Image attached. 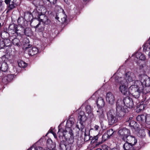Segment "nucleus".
I'll use <instances>...</instances> for the list:
<instances>
[{
    "mask_svg": "<svg viewBox=\"0 0 150 150\" xmlns=\"http://www.w3.org/2000/svg\"><path fill=\"white\" fill-rule=\"evenodd\" d=\"M143 85L146 87L150 86V78L147 76H143L141 81L137 80L135 82V85H132L129 87L130 92L135 98H139L142 92L146 93L144 90L146 87L144 88Z\"/></svg>",
    "mask_w": 150,
    "mask_h": 150,
    "instance_id": "1",
    "label": "nucleus"
},
{
    "mask_svg": "<svg viewBox=\"0 0 150 150\" xmlns=\"http://www.w3.org/2000/svg\"><path fill=\"white\" fill-rule=\"evenodd\" d=\"M63 136L65 138L68 143H65L64 141L61 142L59 145V147L62 150H73V143L74 142V137L73 133L71 129H69V131H66V134H63Z\"/></svg>",
    "mask_w": 150,
    "mask_h": 150,
    "instance_id": "2",
    "label": "nucleus"
},
{
    "mask_svg": "<svg viewBox=\"0 0 150 150\" xmlns=\"http://www.w3.org/2000/svg\"><path fill=\"white\" fill-rule=\"evenodd\" d=\"M117 81L119 83V89L120 91L122 94L127 96L129 93H130L132 95V93L129 91V88L128 89V85L127 82H125V80L123 78H119L117 80Z\"/></svg>",
    "mask_w": 150,
    "mask_h": 150,
    "instance_id": "3",
    "label": "nucleus"
},
{
    "mask_svg": "<svg viewBox=\"0 0 150 150\" xmlns=\"http://www.w3.org/2000/svg\"><path fill=\"white\" fill-rule=\"evenodd\" d=\"M121 102H117L116 103V110L117 115L119 117H122L124 116L125 114L128 112L129 110L125 106L122 105Z\"/></svg>",
    "mask_w": 150,
    "mask_h": 150,
    "instance_id": "4",
    "label": "nucleus"
},
{
    "mask_svg": "<svg viewBox=\"0 0 150 150\" xmlns=\"http://www.w3.org/2000/svg\"><path fill=\"white\" fill-rule=\"evenodd\" d=\"M107 115L109 125H113L117 122L118 119L113 110H110L107 112Z\"/></svg>",
    "mask_w": 150,
    "mask_h": 150,
    "instance_id": "5",
    "label": "nucleus"
},
{
    "mask_svg": "<svg viewBox=\"0 0 150 150\" xmlns=\"http://www.w3.org/2000/svg\"><path fill=\"white\" fill-rule=\"evenodd\" d=\"M118 133L119 136L125 141L126 139L127 136L130 134L129 130L126 128L120 129Z\"/></svg>",
    "mask_w": 150,
    "mask_h": 150,
    "instance_id": "6",
    "label": "nucleus"
},
{
    "mask_svg": "<svg viewBox=\"0 0 150 150\" xmlns=\"http://www.w3.org/2000/svg\"><path fill=\"white\" fill-rule=\"evenodd\" d=\"M136 76L135 74L129 71L126 73L125 79H124L125 80V82H127V83L128 84L134 81V84H135V82L137 80H136Z\"/></svg>",
    "mask_w": 150,
    "mask_h": 150,
    "instance_id": "7",
    "label": "nucleus"
},
{
    "mask_svg": "<svg viewBox=\"0 0 150 150\" xmlns=\"http://www.w3.org/2000/svg\"><path fill=\"white\" fill-rule=\"evenodd\" d=\"M123 102L125 106V107L126 108L127 107V108H128L129 110L131 108H132L134 105L132 99L129 97H127L124 98Z\"/></svg>",
    "mask_w": 150,
    "mask_h": 150,
    "instance_id": "8",
    "label": "nucleus"
},
{
    "mask_svg": "<svg viewBox=\"0 0 150 150\" xmlns=\"http://www.w3.org/2000/svg\"><path fill=\"white\" fill-rule=\"evenodd\" d=\"M106 100L109 104L113 105L115 103V97L113 94L110 92H108L106 95Z\"/></svg>",
    "mask_w": 150,
    "mask_h": 150,
    "instance_id": "9",
    "label": "nucleus"
},
{
    "mask_svg": "<svg viewBox=\"0 0 150 150\" xmlns=\"http://www.w3.org/2000/svg\"><path fill=\"white\" fill-rule=\"evenodd\" d=\"M20 3V0H11V2L8 7V10L10 11L16 8Z\"/></svg>",
    "mask_w": 150,
    "mask_h": 150,
    "instance_id": "10",
    "label": "nucleus"
},
{
    "mask_svg": "<svg viewBox=\"0 0 150 150\" xmlns=\"http://www.w3.org/2000/svg\"><path fill=\"white\" fill-rule=\"evenodd\" d=\"M46 16L44 14H38V18L37 19H35L34 20L35 22H38V23L36 26H34V28L37 30V28L38 27L39 25H40V22H43V19L46 17Z\"/></svg>",
    "mask_w": 150,
    "mask_h": 150,
    "instance_id": "11",
    "label": "nucleus"
},
{
    "mask_svg": "<svg viewBox=\"0 0 150 150\" xmlns=\"http://www.w3.org/2000/svg\"><path fill=\"white\" fill-rule=\"evenodd\" d=\"M97 115L99 116V122L101 125H103V122L104 121V115L103 110L101 109L97 111Z\"/></svg>",
    "mask_w": 150,
    "mask_h": 150,
    "instance_id": "12",
    "label": "nucleus"
},
{
    "mask_svg": "<svg viewBox=\"0 0 150 150\" xmlns=\"http://www.w3.org/2000/svg\"><path fill=\"white\" fill-rule=\"evenodd\" d=\"M55 18L60 22L61 21L62 23H63L65 22L67 20L66 16H65L62 13L57 14Z\"/></svg>",
    "mask_w": 150,
    "mask_h": 150,
    "instance_id": "13",
    "label": "nucleus"
},
{
    "mask_svg": "<svg viewBox=\"0 0 150 150\" xmlns=\"http://www.w3.org/2000/svg\"><path fill=\"white\" fill-rule=\"evenodd\" d=\"M79 114L78 121L83 123L87 119V117L85 115V112L83 111H81L79 113Z\"/></svg>",
    "mask_w": 150,
    "mask_h": 150,
    "instance_id": "14",
    "label": "nucleus"
},
{
    "mask_svg": "<svg viewBox=\"0 0 150 150\" xmlns=\"http://www.w3.org/2000/svg\"><path fill=\"white\" fill-rule=\"evenodd\" d=\"M75 121L74 118L73 117L70 118L67 120L66 125V127H67L68 130L69 131V129H71V128L72 126L74 125Z\"/></svg>",
    "mask_w": 150,
    "mask_h": 150,
    "instance_id": "15",
    "label": "nucleus"
},
{
    "mask_svg": "<svg viewBox=\"0 0 150 150\" xmlns=\"http://www.w3.org/2000/svg\"><path fill=\"white\" fill-rule=\"evenodd\" d=\"M133 144L129 143L127 141L123 145V147L124 150H134V148L133 147Z\"/></svg>",
    "mask_w": 150,
    "mask_h": 150,
    "instance_id": "16",
    "label": "nucleus"
},
{
    "mask_svg": "<svg viewBox=\"0 0 150 150\" xmlns=\"http://www.w3.org/2000/svg\"><path fill=\"white\" fill-rule=\"evenodd\" d=\"M24 26H19V27H18V26H17V29H16L15 33L17 35L21 36L24 34Z\"/></svg>",
    "mask_w": 150,
    "mask_h": 150,
    "instance_id": "17",
    "label": "nucleus"
},
{
    "mask_svg": "<svg viewBox=\"0 0 150 150\" xmlns=\"http://www.w3.org/2000/svg\"><path fill=\"white\" fill-rule=\"evenodd\" d=\"M98 107L99 108H102L105 105V102L103 99L101 97L98 98L96 101Z\"/></svg>",
    "mask_w": 150,
    "mask_h": 150,
    "instance_id": "18",
    "label": "nucleus"
},
{
    "mask_svg": "<svg viewBox=\"0 0 150 150\" xmlns=\"http://www.w3.org/2000/svg\"><path fill=\"white\" fill-rule=\"evenodd\" d=\"M14 77L12 74H9L6 76H4L2 79V80L3 82L7 83V82L10 81L12 80Z\"/></svg>",
    "mask_w": 150,
    "mask_h": 150,
    "instance_id": "19",
    "label": "nucleus"
},
{
    "mask_svg": "<svg viewBox=\"0 0 150 150\" xmlns=\"http://www.w3.org/2000/svg\"><path fill=\"white\" fill-rule=\"evenodd\" d=\"M18 25L14 24H10L8 27V30L13 34H15Z\"/></svg>",
    "mask_w": 150,
    "mask_h": 150,
    "instance_id": "20",
    "label": "nucleus"
},
{
    "mask_svg": "<svg viewBox=\"0 0 150 150\" xmlns=\"http://www.w3.org/2000/svg\"><path fill=\"white\" fill-rule=\"evenodd\" d=\"M125 140L129 142H130L129 143L133 144V145H134L136 144L137 142V141L135 139V137L130 135L127 136Z\"/></svg>",
    "mask_w": 150,
    "mask_h": 150,
    "instance_id": "21",
    "label": "nucleus"
},
{
    "mask_svg": "<svg viewBox=\"0 0 150 150\" xmlns=\"http://www.w3.org/2000/svg\"><path fill=\"white\" fill-rule=\"evenodd\" d=\"M38 52V50L37 48L34 47L29 49L28 54L31 56H33L36 54Z\"/></svg>",
    "mask_w": 150,
    "mask_h": 150,
    "instance_id": "22",
    "label": "nucleus"
},
{
    "mask_svg": "<svg viewBox=\"0 0 150 150\" xmlns=\"http://www.w3.org/2000/svg\"><path fill=\"white\" fill-rule=\"evenodd\" d=\"M135 56L137 59L142 61H144L146 59L145 55L141 52H137L135 54Z\"/></svg>",
    "mask_w": 150,
    "mask_h": 150,
    "instance_id": "23",
    "label": "nucleus"
},
{
    "mask_svg": "<svg viewBox=\"0 0 150 150\" xmlns=\"http://www.w3.org/2000/svg\"><path fill=\"white\" fill-rule=\"evenodd\" d=\"M146 115H138L137 117V120L140 123L145 122Z\"/></svg>",
    "mask_w": 150,
    "mask_h": 150,
    "instance_id": "24",
    "label": "nucleus"
},
{
    "mask_svg": "<svg viewBox=\"0 0 150 150\" xmlns=\"http://www.w3.org/2000/svg\"><path fill=\"white\" fill-rule=\"evenodd\" d=\"M24 18L28 21H30L32 19L33 16L30 13L27 12L24 13Z\"/></svg>",
    "mask_w": 150,
    "mask_h": 150,
    "instance_id": "25",
    "label": "nucleus"
},
{
    "mask_svg": "<svg viewBox=\"0 0 150 150\" xmlns=\"http://www.w3.org/2000/svg\"><path fill=\"white\" fill-rule=\"evenodd\" d=\"M8 69V64L5 62H3L1 64H0V69L2 71L5 72Z\"/></svg>",
    "mask_w": 150,
    "mask_h": 150,
    "instance_id": "26",
    "label": "nucleus"
},
{
    "mask_svg": "<svg viewBox=\"0 0 150 150\" xmlns=\"http://www.w3.org/2000/svg\"><path fill=\"white\" fill-rule=\"evenodd\" d=\"M101 142H99L97 143L96 144H93L91 143L88 146L86 150H92L94 148L98 146L100 144Z\"/></svg>",
    "mask_w": 150,
    "mask_h": 150,
    "instance_id": "27",
    "label": "nucleus"
},
{
    "mask_svg": "<svg viewBox=\"0 0 150 150\" xmlns=\"http://www.w3.org/2000/svg\"><path fill=\"white\" fill-rule=\"evenodd\" d=\"M76 127L78 128L79 130L82 131L84 127V126L83 124V123L81 122H78L76 124Z\"/></svg>",
    "mask_w": 150,
    "mask_h": 150,
    "instance_id": "28",
    "label": "nucleus"
},
{
    "mask_svg": "<svg viewBox=\"0 0 150 150\" xmlns=\"http://www.w3.org/2000/svg\"><path fill=\"white\" fill-rule=\"evenodd\" d=\"M17 22L20 26H25V21L22 18H19L17 20Z\"/></svg>",
    "mask_w": 150,
    "mask_h": 150,
    "instance_id": "29",
    "label": "nucleus"
},
{
    "mask_svg": "<svg viewBox=\"0 0 150 150\" xmlns=\"http://www.w3.org/2000/svg\"><path fill=\"white\" fill-rule=\"evenodd\" d=\"M86 112L89 115H93V110L90 105H87L86 107Z\"/></svg>",
    "mask_w": 150,
    "mask_h": 150,
    "instance_id": "30",
    "label": "nucleus"
},
{
    "mask_svg": "<svg viewBox=\"0 0 150 150\" xmlns=\"http://www.w3.org/2000/svg\"><path fill=\"white\" fill-rule=\"evenodd\" d=\"M28 150H43V148L40 146L34 145Z\"/></svg>",
    "mask_w": 150,
    "mask_h": 150,
    "instance_id": "31",
    "label": "nucleus"
},
{
    "mask_svg": "<svg viewBox=\"0 0 150 150\" xmlns=\"http://www.w3.org/2000/svg\"><path fill=\"white\" fill-rule=\"evenodd\" d=\"M31 30L30 28H24V34L27 36H29L31 34Z\"/></svg>",
    "mask_w": 150,
    "mask_h": 150,
    "instance_id": "32",
    "label": "nucleus"
},
{
    "mask_svg": "<svg viewBox=\"0 0 150 150\" xmlns=\"http://www.w3.org/2000/svg\"><path fill=\"white\" fill-rule=\"evenodd\" d=\"M12 43L14 45H17L18 46H20V43L18 39L17 38H15L12 40Z\"/></svg>",
    "mask_w": 150,
    "mask_h": 150,
    "instance_id": "33",
    "label": "nucleus"
},
{
    "mask_svg": "<svg viewBox=\"0 0 150 150\" xmlns=\"http://www.w3.org/2000/svg\"><path fill=\"white\" fill-rule=\"evenodd\" d=\"M4 43V47H8L11 46V40L7 38L4 39L3 40Z\"/></svg>",
    "mask_w": 150,
    "mask_h": 150,
    "instance_id": "34",
    "label": "nucleus"
},
{
    "mask_svg": "<svg viewBox=\"0 0 150 150\" xmlns=\"http://www.w3.org/2000/svg\"><path fill=\"white\" fill-rule=\"evenodd\" d=\"M0 34L2 38L4 39L7 38L9 35V34L5 31L2 32Z\"/></svg>",
    "mask_w": 150,
    "mask_h": 150,
    "instance_id": "35",
    "label": "nucleus"
},
{
    "mask_svg": "<svg viewBox=\"0 0 150 150\" xmlns=\"http://www.w3.org/2000/svg\"><path fill=\"white\" fill-rule=\"evenodd\" d=\"M19 66L21 68H24L27 66V64L23 61H20L18 62Z\"/></svg>",
    "mask_w": 150,
    "mask_h": 150,
    "instance_id": "36",
    "label": "nucleus"
},
{
    "mask_svg": "<svg viewBox=\"0 0 150 150\" xmlns=\"http://www.w3.org/2000/svg\"><path fill=\"white\" fill-rule=\"evenodd\" d=\"M98 137L99 136L98 135L93 137L92 139V140L91 143L93 144H96L97 143H98Z\"/></svg>",
    "mask_w": 150,
    "mask_h": 150,
    "instance_id": "37",
    "label": "nucleus"
},
{
    "mask_svg": "<svg viewBox=\"0 0 150 150\" xmlns=\"http://www.w3.org/2000/svg\"><path fill=\"white\" fill-rule=\"evenodd\" d=\"M150 42H147L144 45L143 50L145 51H148V49H150Z\"/></svg>",
    "mask_w": 150,
    "mask_h": 150,
    "instance_id": "38",
    "label": "nucleus"
},
{
    "mask_svg": "<svg viewBox=\"0 0 150 150\" xmlns=\"http://www.w3.org/2000/svg\"><path fill=\"white\" fill-rule=\"evenodd\" d=\"M50 20L46 16L43 19L42 23L45 24H48L50 23Z\"/></svg>",
    "mask_w": 150,
    "mask_h": 150,
    "instance_id": "39",
    "label": "nucleus"
},
{
    "mask_svg": "<svg viewBox=\"0 0 150 150\" xmlns=\"http://www.w3.org/2000/svg\"><path fill=\"white\" fill-rule=\"evenodd\" d=\"M58 127H59V130H58V133L60 132H62V135L63 136L64 134H66V131H69V130H68V129H67H67L64 130L63 128H61L60 129H59V126H58Z\"/></svg>",
    "mask_w": 150,
    "mask_h": 150,
    "instance_id": "40",
    "label": "nucleus"
},
{
    "mask_svg": "<svg viewBox=\"0 0 150 150\" xmlns=\"http://www.w3.org/2000/svg\"><path fill=\"white\" fill-rule=\"evenodd\" d=\"M114 132L113 131V130L112 129H110L108 130L106 133L108 135V136L110 137L111 136H112V134H113Z\"/></svg>",
    "mask_w": 150,
    "mask_h": 150,
    "instance_id": "41",
    "label": "nucleus"
},
{
    "mask_svg": "<svg viewBox=\"0 0 150 150\" xmlns=\"http://www.w3.org/2000/svg\"><path fill=\"white\" fill-rule=\"evenodd\" d=\"M139 135L141 137H143L145 136L146 134L143 130H141L139 131Z\"/></svg>",
    "mask_w": 150,
    "mask_h": 150,
    "instance_id": "42",
    "label": "nucleus"
},
{
    "mask_svg": "<svg viewBox=\"0 0 150 150\" xmlns=\"http://www.w3.org/2000/svg\"><path fill=\"white\" fill-rule=\"evenodd\" d=\"M102 138L103 139H104V140H106L108 139H109L110 137L108 136V134H107L105 132L103 135L102 136Z\"/></svg>",
    "mask_w": 150,
    "mask_h": 150,
    "instance_id": "43",
    "label": "nucleus"
},
{
    "mask_svg": "<svg viewBox=\"0 0 150 150\" xmlns=\"http://www.w3.org/2000/svg\"><path fill=\"white\" fill-rule=\"evenodd\" d=\"M145 122L148 124L150 125V116L149 115L146 116Z\"/></svg>",
    "mask_w": 150,
    "mask_h": 150,
    "instance_id": "44",
    "label": "nucleus"
},
{
    "mask_svg": "<svg viewBox=\"0 0 150 150\" xmlns=\"http://www.w3.org/2000/svg\"><path fill=\"white\" fill-rule=\"evenodd\" d=\"M4 47V43L3 40L0 39V49L3 48Z\"/></svg>",
    "mask_w": 150,
    "mask_h": 150,
    "instance_id": "45",
    "label": "nucleus"
},
{
    "mask_svg": "<svg viewBox=\"0 0 150 150\" xmlns=\"http://www.w3.org/2000/svg\"><path fill=\"white\" fill-rule=\"evenodd\" d=\"M47 1H49L51 4L55 5L57 3V0H47Z\"/></svg>",
    "mask_w": 150,
    "mask_h": 150,
    "instance_id": "46",
    "label": "nucleus"
},
{
    "mask_svg": "<svg viewBox=\"0 0 150 150\" xmlns=\"http://www.w3.org/2000/svg\"><path fill=\"white\" fill-rule=\"evenodd\" d=\"M126 121L129 123V125L131 126H133L134 125L133 124L136 123L133 120L129 121V120H127Z\"/></svg>",
    "mask_w": 150,
    "mask_h": 150,
    "instance_id": "47",
    "label": "nucleus"
},
{
    "mask_svg": "<svg viewBox=\"0 0 150 150\" xmlns=\"http://www.w3.org/2000/svg\"><path fill=\"white\" fill-rule=\"evenodd\" d=\"M84 136H90V131L88 129H85Z\"/></svg>",
    "mask_w": 150,
    "mask_h": 150,
    "instance_id": "48",
    "label": "nucleus"
},
{
    "mask_svg": "<svg viewBox=\"0 0 150 150\" xmlns=\"http://www.w3.org/2000/svg\"><path fill=\"white\" fill-rule=\"evenodd\" d=\"M3 1L1 0H0V11H2L3 9V7L2 6V3Z\"/></svg>",
    "mask_w": 150,
    "mask_h": 150,
    "instance_id": "49",
    "label": "nucleus"
},
{
    "mask_svg": "<svg viewBox=\"0 0 150 150\" xmlns=\"http://www.w3.org/2000/svg\"><path fill=\"white\" fill-rule=\"evenodd\" d=\"M44 28L43 27H40L39 29H38V28H37V30L36 29V30H37L38 32H42L44 30Z\"/></svg>",
    "mask_w": 150,
    "mask_h": 150,
    "instance_id": "50",
    "label": "nucleus"
},
{
    "mask_svg": "<svg viewBox=\"0 0 150 150\" xmlns=\"http://www.w3.org/2000/svg\"><path fill=\"white\" fill-rule=\"evenodd\" d=\"M90 139V136H85L84 140L85 141H87Z\"/></svg>",
    "mask_w": 150,
    "mask_h": 150,
    "instance_id": "51",
    "label": "nucleus"
},
{
    "mask_svg": "<svg viewBox=\"0 0 150 150\" xmlns=\"http://www.w3.org/2000/svg\"><path fill=\"white\" fill-rule=\"evenodd\" d=\"M102 148L104 150H108V148H109V147H108L106 145H104L102 146Z\"/></svg>",
    "mask_w": 150,
    "mask_h": 150,
    "instance_id": "52",
    "label": "nucleus"
},
{
    "mask_svg": "<svg viewBox=\"0 0 150 150\" xmlns=\"http://www.w3.org/2000/svg\"><path fill=\"white\" fill-rule=\"evenodd\" d=\"M99 126L97 125H95L93 129L95 130L98 131L99 128Z\"/></svg>",
    "mask_w": 150,
    "mask_h": 150,
    "instance_id": "53",
    "label": "nucleus"
},
{
    "mask_svg": "<svg viewBox=\"0 0 150 150\" xmlns=\"http://www.w3.org/2000/svg\"><path fill=\"white\" fill-rule=\"evenodd\" d=\"M4 2L6 4H9L11 2V0H5Z\"/></svg>",
    "mask_w": 150,
    "mask_h": 150,
    "instance_id": "54",
    "label": "nucleus"
},
{
    "mask_svg": "<svg viewBox=\"0 0 150 150\" xmlns=\"http://www.w3.org/2000/svg\"><path fill=\"white\" fill-rule=\"evenodd\" d=\"M140 107H141V108H142V109H139L140 110H142V109H143L144 108V106L142 105H141L140 106Z\"/></svg>",
    "mask_w": 150,
    "mask_h": 150,
    "instance_id": "55",
    "label": "nucleus"
},
{
    "mask_svg": "<svg viewBox=\"0 0 150 150\" xmlns=\"http://www.w3.org/2000/svg\"><path fill=\"white\" fill-rule=\"evenodd\" d=\"M132 117H129V121H132Z\"/></svg>",
    "mask_w": 150,
    "mask_h": 150,
    "instance_id": "56",
    "label": "nucleus"
},
{
    "mask_svg": "<svg viewBox=\"0 0 150 150\" xmlns=\"http://www.w3.org/2000/svg\"><path fill=\"white\" fill-rule=\"evenodd\" d=\"M53 135L55 138H57L56 135L55 134H53Z\"/></svg>",
    "mask_w": 150,
    "mask_h": 150,
    "instance_id": "57",
    "label": "nucleus"
},
{
    "mask_svg": "<svg viewBox=\"0 0 150 150\" xmlns=\"http://www.w3.org/2000/svg\"><path fill=\"white\" fill-rule=\"evenodd\" d=\"M143 67V66L142 65H141L140 68L142 69Z\"/></svg>",
    "mask_w": 150,
    "mask_h": 150,
    "instance_id": "58",
    "label": "nucleus"
},
{
    "mask_svg": "<svg viewBox=\"0 0 150 150\" xmlns=\"http://www.w3.org/2000/svg\"><path fill=\"white\" fill-rule=\"evenodd\" d=\"M30 45H28V47H29V48H30ZM27 48V47H26V48Z\"/></svg>",
    "mask_w": 150,
    "mask_h": 150,
    "instance_id": "59",
    "label": "nucleus"
},
{
    "mask_svg": "<svg viewBox=\"0 0 150 150\" xmlns=\"http://www.w3.org/2000/svg\"><path fill=\"white\" fill-rule=\"evenodd\" d=\"M148 55H149V57L150 58V52L149 53Z\"/></svg>",
    "mask_w": 150,
    "mask_h": 150,
    "instance_id": "60",
    "label": "nucleus"
},
{
    "mask_svg": "<svg viewBox=\"0 0 150 150\" xmlns=\"http://www.w3.org/2000/svg\"><path fill=\"white\" fill-rule=\"evenodd\" d=\"M96 150H102V149H96Z\"/></svg>",
    "mask_w": 150,
    "mask_h": 150,
    "instance_id": "61",
    "label": "nucleus"
},
{
    "mask_svg": "<svg viewBox=\"0 0 150 150\" xmlns=\"http://www.w3.org/2000/svg\"><path fill=\"white\" fill-rule=\"evenodd\" d=\"M1 24L0 23V28H1Z\"/></svg>",
    "mask_w": 150,
    "mask_h": 150,
    "instance_id": "62",
    "label": "nucleus"
},
{
    "mask_svg": "<svg viewBox=\"0 0 150 150\" xmlns=\"http://www.w3.org/2000/svg\"><path fill=\"white\" fill-rule=\"evenodd\" d=\"M67 0H64V1L66 2V1H67Z\"/></svg>",
    "mask_w": 150,
    "mask_h": 150,
    "instance_id": "63",
    "label": "nucleus"
},
{
    "mask_svg": "<svg viewBox=\"0 0 150 150\" xmlns=\"http://www.w3.org/2000/svg\"><path fill=\"white\" fill-rule=\"evenodd\" d=\"M149 135L150 136V131H149Z\"/></svg>",
    "mask_w": 150,
    "mask_h": 150,
    "instance_id": "64",
    "label": "nucleus"
}]
</instances>
